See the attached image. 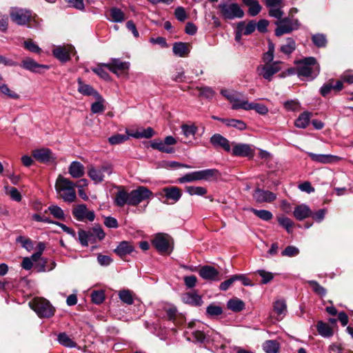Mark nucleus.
Segmentation results:
<instances>
[{
	"mask_svg": "<svg viewBox=\"0 0 353 353\" xmlns=\"http://www.w3.org/2000/svg\"><path fill=\"white\" fill-rule=\"evenodd\" d=\"M256 203H271L276 199V194L269 190H265L257 188L252 194Z\"/></svg>",
	"mask_w": 353,
	"mask_h": 353,
	"instance_id": "obj_14",
	"label": "nucleus"
},
{
	"mask_svg": "<svg viewBox=\"0 0 353 353\" xmlns=\"http://www.w3.org/2000/svg\"><path fill=\"white\" fill-rule=\"evenodd\" d=\"M72 47L67 48L64 46H57L52 50V54L55 58L63 63H65L70 59V50Z\"/></svg>",
	"mask_w": 353,
	"mask_h": 353,
	"instance_id": "obj_25",
	"label": "nucleus"
},
{
	"mask_svg": "<svg viewBox=\"0 0 353 353\" xmlns=\"http://www.w3.org/2000/svg\"><path fill=\"white\" fill-rule=\"evenodd\" d=\"M235 108H241L244 110H255L257 113L265 115L268 112V108L266 105L257 103H250L248 100L243 101L239 105H236Z\"/></svg>",
	"mask_w": 353,
	"mask_h": 353,
	"instance_id": "obj_20",
	"label": "nucleus"
},
{
	"mask_svg": "<svg viewBox=\"0 0 353 353\" xmlns=\"http://www.w3.org/2000/svg\"><path fill=\"white\" fill-rule=\"evenodd\" d=\"M231 154L234 157L253 158L254 150L246 143L232 142Z\"/></svg>",
	"mask_w": 353,
	"mask_h": 353,
	"instance_id": "obj_11",
	"label": "nucleus"
},
{
	"mask_svg": "<svg viewBox=\"0 0 353 353\" xmlns=\"http://www.w3.org/2000/svg\"><path fill=\"white\" fill-rule=\"evenodd\" d=\"M201 180L210 181L217 179L221 176L219 171L216 169H206L199 170Z\"/></svg>",
	"mask_w": 353,
	"mask_h": 353,
	"instance_id": "obj_35",
	"label": "nucleus"
},
{
	"mask_svg": "<svg viewBox=\"0 0 353 353\" xmlns=\"http://www.w3.org/2000/svg\"><path fill=\"white\" fill-rule=\"evenodd\" d=\"M134 251V245L131 242L127 241L120 242L117 247L113 250L121 259H124L127 255L132 254Z\"/></svg>",
	"mask_w": 353,
	"mask_h": 353,
	"instance_id": "obj_18",
	"label": "nucleus"
},
{
	"mask_svg": "<svg viewBox=\"0 0 353 353\" xmlns=\"http://www.w3.org/2000/svg\"><path fill=\"white\" fill-rule=\"evenodd\" d=\"M308 284L312 288L313 292L317 295L323 297L325 296L327 290L325 288L321 286L317 281L312 280L308 281Z\"/></svg>",
	"mask_w": 353,
	"mask_h": 353,
	"instance_id": "obj_49",
	"label": "nucleus"
},
{
	"mask_svg": "<svg viewBox=\"0 0 353 353\" xmlns=\"http://www.w3.org/2000/svg\"><path fill=\"white\" fill-rule=\"evenodd\" d=\"M110 16L114 22H122L124 19L123 12L117 8L110 10Z\"/></svg>",
	"mask_w": 353,
	"mask_h": 353,
	"instance_id": "obj_64",
	"label": "nucleus"
},
{
	"mask_svg": "<svg viewBox=\"0 0 353 353\" xmlns=\"http://www.w3.org/2000/svg\"><path fill=\"white\" fill-rule=\"evenodd\" d=\"M3 78L0 79V92L6 95L7 97L13 99H19L20 96L15 92L11 90L7 84L2 82Z\"/></svg>",
	"mask_w": 353,
	"mask_h": 353,
	"instance_id": "obj_46",
	"label": "nucleus"
},
{
	"mask_svg": "<svg viewBox=\"0 0 353 353\" xmlns=\"http://www.w3.org/2000/svg\"><path fill=\"white\" fill-rule=\"evenodd\" d=\"M186 192L190 195H198V196H203L207 193V189L203 187L200 186H186L185 187Z\"/></svg>",
	"mask_w": 353,
	"mask_h": 353,
	"instance_id": "obj_52",
	"label": "nucleus"
},
{
	"mask_svg": "<svg viewBox=\"0 0 353 353\" xmlns=\"http://www.w3.org/2000/svg\"><path fill=\"white\" fill-rule=\"evenodd\" d=\"M77 83L79 92L85 96H93L97 99H102L101 95L92 86L84 83L81 78L77 79Z\"/></svg>",
	"mask_w": 353,
	"mask_h": 353,
	"instance_id": "obj_23",
	"label": "nucleus"
},
{
	"mask_svg": "<svg viewBox=\"0 0 353 353\" xmlns=\"http://www.w3.org/2000/svg\"><path fill=\"white\" fill-rule=\"evenodd\" d=\"M219 8L225 19H241L245 14L243 10L236 3H221Z\"/></svg>",
	"mask_w": 353,
	"mask_h": 353,
	"instance_id": "obj_5",
	"label": "nucleus"
},
{
	"mask_svg": "<svg viewBox=\"0 0 353 353\" xmlns=\"http://www.w3.org/2000/svg\"><path fill=\"white\" fill-rule=\"evenodd\" d=\"M154 131L152 128L148 127L146 129H142L141 130H137L136 132L130 134L129 135L136 139H150L153 137Z\"/></svg>",
	"mask_w": 353,
	"mask_h": 353,
	"instance_id": "obj_42",
	"label": "nucleus"
},
{
	"mask_svg": "<svg viewBox=\"0 0 353 353\" xmlns=\"http://www.w3.org/2000/svg\"><path fill=\"white\" fill-rule=\"evenodd\" d=\"M48 211L55 218L63 220L65 218L63 210L58 205H52L48 207Z\"/></svg>",
	"mask_w": 353,
	"mask_h": 353,
	"instance_id": "obj_56",
	"label": "nucleus"
},
{
	"mask_svg": "<svg viewBox=\"0 0 353 353\" xmlns=\"http://www.w3.org/2000/svg\"><path fill=\"white\" fill-rule=\"evenodd\" d=\"M316 329L319 334L325 338H329L333 335V330L330 325L322 321H318Z\"/></svg>",
	"mask_w": 353,
	"mask_h": 353,
	"instance_id": "obj_34",
	"label": "nucleus"
},
{
	"mask_svg": "<svg viewBox=\"0 0 353 353\" xmlns=\"http://www.w3.org/2000/svg\"><path fill=\"white\" fill-rule=\"evenodd\" d=\"M74 187V183L61 175L57 178L55 184V188L59 196L68 203L74 201L77 198Z\"/></svg>",
	"mask_w": 353,
	"mask_h": 353,
	"instance_id": "obj_3",
	"label": "nucleus"
},
{
	"mask_svg": "<svg viewBox=\"0 0 353 353\" xmlns=\"http://www.w3.org/2000/svg\"><path fill=\"white\" fill-rule=\"evenodd\" d=\"M206 312L207 314L210 316H216L221 315L223 313V309L219 305L210 304L207 307Z\"/></svg>",
	"mask_w": 353,
	"mask_h": 353,
	"instance_id": "obj_59",
	"label": "nucleus"
},
{
	"mask_svg": "<svg viewBox=\"0 0 353 353\" xmlns=\"http://www.w3.org/2000/svg\"><path fill=\"white\" fill-rule=\"evenodd\" d=\"M256 273L262 278L261 283L267 284L274 279V274L264 270H258Z\"/></svg>",
	"mask_w": 353,
	"mask_h": 353,
	"instance_id": "obj_61",
	"label": "nucleus"
},
{
	"mask_svg": "<svg viewBox=\"0 0 353 353\" xmlns=\"http://www.w3.org/2000/svg\"><path fill=\"white\" fill-rule=\"evenodd\" d=\"M172 50L175 55L180 57H184L187 56L190 52L188 44L183 42L174 43L173 45Z\"/></svg>",
	"mask_w": 353,
	"mask_h": 353,
	"instance_id": "obj_32",
	"label": "nucleus"
},
{
	"mask_svg": "<svg viewBox=\"0 0 353 353\" xmlns=\"http://www.w3.org/2000/svg\"><path fill=\"white\" fill-rule=\"evenodd\" d=\"M129 139V135L117 134L108 138V142L111 145H118L124 143Z\"/></svg>",
	"mask_w": 353,
	"mask_h": 353,
	"instance_id": "obj_55",
	"label": "nucleus"
},
{
	"mask_svg": "<svg viewBox=\"0 0 353 353\" xmlns=\"http://www.w3.org/2000/svg\"><path fill=\"white\" fill-rule=\"evenodd\" d=\"M88 175L95 183H100L103 181L104 175L102 170L93 166L88 168Z\"/></svg>",
	"mask_w": 353,
	"mask_h": 353,
	"instance_id": "obj_38",
	"label": "nucleus"
},
{
	"mask_svg": "<svg viewBox=\"0 0 353 353\" xmlns=\"http://www.w3.org/2000/svg\"><path fill=\"white\" fill-rule=\"evenodd\" d=\"M152 244L161 254H170L172 250L169 241V236L165 234H157L152 239Z\"/></svg>",
	"mask_w": 353,
	"mask_h": 353,
	"instance_id": "obj_10",
	"label": "nucleus"
},
{
	"mask_svg": "<svg viewBox=\"0 0 353 353\" xmlns=\"http://www.w3.org/2000/svg\"><path fill=\"white\" fill-rule=\"evenodd\" d=\"M251 211L256 215L257 217L261 219L268 221L271 220L273 217V215L271 212L266 210H256L254 208H252Z\"/></svg>",
	"mask_w": 353,
	"mask_h": 353,
	"instance_id": "obj_51",
	"label": "nucleus"
},
{
	"mask_svg": "<svg viewBox=\"0 0 353 353\" xmlns=\"http://www.w3.org/2000/svg\"><path fill=\"white\" fill-rule=\"evenodd\" d=\"M296 74L301 79H314L320 71V66L314 57H309L296 61Z\"/></svg>",
	"mask_w": 353,
	"mask_h": 353,
	"instance_id": "obj_2",
	"label": "nucleus"
},
{
	"mask_svg": "<svg viewBox=\"0 0 353 353\" xmlns=\"http://www.w3.org/2000/svg\"><path fill=\"white\" fill-rule=\"evenodd\" d=\"M343 88L341 81H335L333 79H330L327 83H324L320 88V94L325 97L332 90L335 92L341 91Z\"/></svg>",
	"mask_w": 353,
	"mask_h": 353,
	"instance_id": "obj_17",
	"label": "nucleus"
},
{
	"mask_svg": "<svg viewBox=\"0 0 353 353\" xmlns=\"http://www.w3.org/2000/svg\"><path fill=\"white\" fill-rule=\"evenodd\" d=\"M311 115L312 113L307 111L301 113L294 122L295 126L299 128H305L310 123Z\"/></svg>",
	"mask_w": 353,
	"mask_h": 353,
	"instance_id": "obj_37",
	"label": "nucleus"
},
{
	"mask_svg": "<svg viewBox=\"0 0 353 353\" xmlns=\"http://www.w3.org/2000/svg\"><path fill=\"white\" fill-rule=\"evenodd\" d=\"M23 46L26 50L31 52L40 54L41 52V49L31 39L25 41L23 43Z\"/></svg>",
	"mask_w": 353,
	"mask_h": 353,
	"instance_id": "obj_62",
	"label": "nucleus"
},
{
	"mask_svg": "<svg viewBox=\"0 0 353 353\" xmlns=\"http://www.w3.org/2000/svg\"><path fill=\"white\" fill-rule=\"evenodd\" d=\"M69 173L74 178H80L84 174V167L78 161H73L69 167Z\"/></svg>",
	"mask_w": 353,
	"mask_h": 353,
	"instance_id": "obj_33",
	"label": "nucleus"
},
{
	"mask_svg": "<svg viewBox=\"0 0 353 353\" xmlns=\"http://www.w3.org/2000/svg\"><path fill=\"white\" fill-rule=\"evenodd\" d=\"M79 241L83 247L88 246V242L95 243V239L92 238L90 232L79 230L78 232Z\"/></svg>",
	"mask_w": 353,
	"mask_h": 353,
	"instance_id": "obj_40",
	"label": "nucleus"
},
{
	"mask_svg": "<svg viewBox=\"0 0 353 353\" xmlns=\"http://www.w3.org/2000/svg\"><path fill=\"white\" fill-rule=\"evenodd\" d=\"M245 303L238 298L231 299L227 303L228 308L234 312L243 311L245 309Z\"/></svg>",
	"mask_w": 353,
	"mask_h": 353,
	"instance_id": "obj_36",
	"label": "nucleus"
},
{
	"mask_svg": "<svg viewBox=\"0 0 353 353\" xmlns=\"http://www.w3.org/2000/svg\"><path fill=\"white\" fill-rule=\"evenodd\" d=\"M29 305L40 318L48 319L54 314L55 308L48 300L43 297L34 298Z\"/></svg>",
	"mask_w": 353,
	"mask_h": 353,
	"instance_id": "obj_4",
	"label": "nucleus"
},
{
	"mask_svg": "<svg viewBox=\"0 0 353 353\" xmlns=\"http://www.w3.org/2000/svg\"><path fill=\"white\" fill-rule=\"evenodd\" d=\"M183 135L185 137L184 143H190L197 132V127L194 125L183 124L181 125Z\"/></svg>",
	"mask_w": 353,
	"mask_h": 353,
	"instance_id": "obj_27",
	"label": "nucleus"
},
{
	"mask_svg": "<svg viewBox=\"0 0 353 353\" xmlns=\"http://www.w3.org/2000/svg\"><path fill=\"white\" fill-rule=\"evenodd\" d=\"M280 70L281 68L277 62H274L270 65L267 64L265 65H259L257 68L259 74L268 81H271L272 76L280 71Z\"/></svg>",
	"mask_w": 353,
	"mask_h": 353,
	"instance_id": "obj_15",
	"label": "nucleus"
},
{
	"mask_svg": "<svg viewBox=\"0 0 353 353\" xmlns=\"http://www.w3.org/2000/svg\"><path fill=\"white\" fill-rule=\"evenodd\" d=\"M199 274V276L205 280L211 281L219 280V271L211 265H203L200 268Z\"/></svg>",
	"mask_w": 353,
	"mask_h": 353,
	"instance_id": "obj_19",
	"label": "nucleus"
},
{
	"mask_svg": "<svg viewBox=\"0 0 353 353\" xmlns=\"http://www.w3.org/2000/svg\"><path fill=\"white\" fill-rule=\"evenodd\" d=\"M159 194L165 197L168 202L170 201L172 203H175L180 200L182 191L176 186H168L163 188Z\"/></svg>",
	"mask_w": 353,
	"mask_h": 353,
	"instance_id": "obj_13",
	"label": "nucleus"
},
{
	"mask_svg": "<svg viewBox=\"0 0 353 353\" xmlns=\"http://www.w3.org/2000/svg\"><path fill=\"white\" fill-rule=\"evenodd\" d=\"M20 66L32 72H40V69H49L48 65L38 63L34 59L29 57L23 59Z\"/></svg>",
	"mask_w": 353,
	"mask_h": 353,
	"instance_id": "obj_22",
	"label": "nucleus"
},
{
	"mask_svg": "<svg viewBox=\"0 0 353 353\" xmlns=\"http://www.w3.org/2000/svg\"><path fill=\"white\" fill-rule=\"evenodd\" d=\"M312 161L321 163H330L338 161L340 158L332 154H316L312 152H307Z\"/></svg>",
	"mask_w": 353,
	"mask_h": 353,
	"instance_id": "obj_24",
	"label": "nucleus"
},
{
	"mask_svg": "<svg viewBox=\"0 0 353 353\" xmlns=\"http://www.w3.org/2000/svg\"><path fill=\"white\" fill-rule=\"evenodd\" d=\"M119 299L127 305H132L134 303L133 292L129 290H123L119 292Z\"/></svg>",
	"mask_w": 353,
	"mask_h": 353,
	"instance_id": "obj_47",
	"label": "nucleus"
},
{
	"mask_svg": "<svg viewBox=\"0 0 353 353\" xmlns=\"http://www.w3.org/2000/svg\"><path fill=\"white\" fill-rule=\"evenodd\" d=\"M274 311L279 317H283L287 312V305L284 300L276 301L274 303Z\"/></svg>",
	"mask_w": 353,
	"mask_h": 353,
	"instance_id": "obj_45",
	"label": "nucleus"
},
{
	"mask_svg": "<svg viewBox=\"0 0 353 353\" xmlns=\"http://www.w3.org/2000/svg\"><path fill=\"white\" fill-rule=\"evenodd\" d=\"M279 26L275 30V34L277 37L284 34L290 33L294 30L299 28V23H277Z\"/></svg>",
	"mask_w": 353,
	"mask_h": 353,
	"instance_id": "obj_29",
	"label": "nucleus"
},
{
	"mask_svg": "<svg viewBox=\"0 0 353 353\" xmlns=\"http://www.w3.org/2000/svg\"><path fill=\"white\" fill-rule=\"evenodd\" d=\"M32 156L37 161L43 163H49L54 159L52 151L46 148L33 150Z\"/></svg>",
	"mask_w": 353,
	"mask_h": 353,
	"instance_id": "obj_21",
	"label": "nucleus"
},
{
	"mask_svg": "<svg viewBox=\"0 0 353 353\" xmlns=\"http://www.w3.org/2000/svg\"><path fill=\"white\" fill-rule=\"evenodd\" d=\"M5 189L6 194H9L13 201L17 202H20L21 201L22 196L16 188L5 186Z\"/></svg>",
	"mask_w": 353,
	"mask_h": 353,
	"instance_id": "obj_54",
	"label": "nucleus"
},
{
	"mask_svg": "<svg viewBox=\"0 0 353 353\" xmlns=\"http://www.w3.org/2000/svg\"><path fill=\"white\" fill-rule=\"evenodd\" d=\"M16 241L21 244V246L27 250H30L33 248V243L31 239L19 236L17 238Z\"/></svg>",
	"mask_w": 353,
	"mask_h": 353,
	"instance_id": "obj_63",
	"label": "nucleus"
},
{
	"mask_svg": "<svg viewBox=\"0 0 353 353\" xmlns=\"http://www.w3.org/2000/svg\"><path fill=\"white\" fill-rule=\"evenodd\" d=\"M222 123L228 127H232L241 131L247 128L246 123L240 119H228V120H222Z\"/></svg>",
	"mask_w": 353,
	"mask_h": 353,
	"instance_id": "obj_41",
	"label": "nucleus"
},
{
	"mask_svg": "<svg viewBox=\"0 0 353 353\" xmlns=\"http://www.w3.org/2000/svg\"><path fill=\"white\" fill-rule=\"evenodd\" d=\"M221 94L225 97L231 103L232 110H239L241 108H235L236 105H239L245 99H239L235 94L230 92L228 90H222Z\"/></svg>",
	"mask_w": 353,
	"mask_h": 353,
	"instance_id": "obj_31",
	"label": "nucleus"
},
{
	"mask_svg": "<svg viewBox=\"0 0 353 353\" xmlns=\"http://www.w3.org/2000/svg\"><path fill=\"white\" fill-rule=\"evenodd\" d=\"M103 67H105L103 63L100 64L97 67L92 68V70L101 79L108 81L110 79V76L108 72L103 69Z\"/></svg>",
	"mask_w": 353,
	"mask_h": 353,
	"instance_id": "obj_60",
	"label": "nucleus"
},
{
	"mask_svg": "<svg viewBox=\"0 0 353 353\" xmlns=\"http://www.w3.org/2000/svg\"><path fill=\"white\" fill-rule=\"evenodd\" d=\"M57 340L61 345L67 347H74L77 346V343L65 332L60 333L58 335Z\"/></svg>",
	"mask_w": 353,
	"mask_h": 353,
	"instance_id": "obj_43",
	"label": "nucleus"
},
{
	"mask_svg": "<svg viewBox=\"0 0 353 353\" xmlns=\"http://www.w3.org/2000/svg\"><path fill=\"white\" fill-rule=\"evenodd\" d=\"M117 188L118 192L115 193L114 203L119 208L125 205L137 206L152 196V192L144 186H139L130 192H128L123 186H117Z\"/></svg>",
	"mask_w": 353,
	"mask_h": 353,
	"instance_id": "obj_1",
	"label": "nucleus"
},
{
	"mask_svg": "<svg viewBox=\"0 0 353 353\" xmlns=\"http://www.w3.org/2000/svg\"><path fill=\"white\" fill-rule=\"evenodd\" d=\"M92 301L97 305H99L105 300V293L103 290H94L91 293Z\"/></svg>",
	"mask_w": 353,
	"mask_h": 353,
	"instance_id": "obj_57",
	"label": "nucleus"
},
{
	"mask_svg": "<svg viewBox=\"0 0 353 353\" xmlns=\"http://www.w3.org/2000/svg\"><path fill=\"white\" fill-rule=\"evenodd\" d=\"M242 1L248 8V13L249 15L254 17L260 12L261 6L257 0H242Z\"/></svg>",
	"mask_w": 353,
	"mask_h": 353,
	"instance_id": "obj_30",
	"label": "nucleus"
},
{
	"mask_svg": "<svg viewBox=\"0 0 353 353\" xmlns=\"http://www.w3.org/2000/svg\"><path fill=\"white\" fill-rule=\"evenodd\" d=\"M200 174L199 170V171H194L192 172H190L188 174H185L182 177H180L178 179V182L179 183H190L196 181H200Z\"/></svg>",
	"mask_w": 353,
	"mask_h": 353,
	"instance_id": "obj_44",
	"label": "nucleus"
},
{
	"mask_svg": "<svg viewBox=\"0 0 353 353\" xmlns=\"http://www.w3.org/2000/svg\"><path fill=\"white\" fill-rule=\"evenodd\" d=\"M312 41L317 48H325L327 46L326 36L321 33H317L312 36Z\"/></svg>",
	"mask_w": 353,
	"mask_h": 353,
	"instance_id": "obj_48",
	"label": "nucleus"
},
{
	"mask_svg": "<svg viewBox=\"0 0 353 353\" xmlns=\"http://www.w3.org/2000/svg\"><path fill=\"white\" fill-rule=\"evenodd\" d=\"M278 222L286 230L288 233L290 234L292 232V226L294 223L288 217H280L278 219Z\"/></svg>",
	"mask_w": 353,
	"mask_h": 353,
	"instance_id": "obj_58",
	"label": "nucleus"
},
{
	"mask_svg": "<svg viewBox=\"0 0 353 353\" xmlns=\"http://www.w3.org/2000/svg\"><path fill=\"white\" fill-rule=\"evenodd\" d=\"M103 65L114 74H118L119 72L128 71L130 68V63L122 61L119 59H111L109 63H103Z\"/></svg>",
	"mask_w": 353,
	"mask_h": 353,
	"instance_id": "obj_16",
	"label": "nucleus"
},
{
	"mask_svg": "<svg viewBox=\"0 0 353 353\" xmlns=\"http://www.w3.org/2000/svg\"><path fill=\"white\" fill-rule=\"evenodd\" d=\"M183 300L185 303L193 306H200L203 303L201 296L194 291L184 294Z\"/></svg>",
	"mask_w": 353,
	"mask_h": 353,
	"instance_id": "obj_26",
	"label": "nucleus"
},
{
	"mask_svg": "<svg viewBox=\"0 0 353 353\" xmlns=\"http://www.w3.org/2000/svg\"><path fill=\"white\" fill-rule=\"evenodd\" d=\"M263 349L266 353H279L280 344L276 340H268L263 343Z\"/></svg>",
	"mask_w": 353,
	"mask_h": 353,
	"instance_id": "obj_39",
	"label": "nucleus"
},
{
	"mask_svg": "<svg viewBox=\"0 0 353 353\" xmlns=\"http://www.w3.org/2000/svg\"><path fill=\"white\" fill-rule=\"evenodd\" d=\"M311 215L312 211L306 205H298L295 208L294 211V216L299 221H302L307 217H310Z\"/></svg>",
	"mask_w": 353,
	"mask_h": 353,
	"instance_id": "obj_28",
	"label": "nucleus"
},
{
	"mask_svg": "<svg viewBox=\"0 0 353 353\" xmlns=\"http://www.w3.org/2000/svg\"><path fill=\"white\" fill-rule=\"evenodd\" d=\"M269 23H237L235 28V41L238 43L241 42L243 34L249 35L252 34L256 29V25L258 30L261 32L267 31V26Z\"/></svg>",
	"mask_w": 353,
	"mask_h": 353,
	"instance_id": "obj_6",
	"label": "nucleus"
},
{
	"mask_svg": "<svg viewBox=\"0 0 353 353\" xmlns=\"http://www.w3.org/2000/svg\"><path fill=\"white\" fill-rule=\"evenodd\" d=\"M10 19L13 21L17 22H31L36 21L37 15L31 10L21 8H11L9 12Z\"/></svg>",
	"mask_w": 353,
	"mask_h": 353,
	"instance_id": "obj_7",
	"label": "nucleus"
},
{
	"mask_svg": "<svg viewBox=\"0 0 353 353\" xmlns=\"http://www.w3.org/2000/svg\"><path fill=\"white\" fill-rule=\"evenodd\" d=\"M210 143L216 150H223L228 153L231 152L232 143L221 134H213L210 139Z\"/></svg>",
	"mask_w": 353,
	"mask_h": 353,
	"instance_id": "obj_12",
	"label": "nucleus"
},
{
	"mask_svg": "<svg viewBox=\"0 0 353 353\" xmlns=\"http://www.w3.org/2000/svg\"><path fill=\"white\" fill-rule=\"evenodd\" d=\"M296 48L295 41L289 38L286 41V43L281 46V51L285 54H290L292 53Z\"/></svg>",
	"mask_w": 353,
	"mask_h": 353,
	"instance_id": "obj_53",
	"label": "nucleus"
},
{
	"mask_svg": "<svg viewBox=\"0 0 353 353\" xmlns=\"http://www.w3.org/2000/svg\"><path fill=\"white\" fill-rule=\"evenodd\" d=\"M74 218L79 221H93L95 219V214L93 210H89L85 204L75 205L72 210Z\"/></svg>",
	"mask_w": 353,
	"mask_h": 353,
	"instance_id": "obj_9",
	"label": "nucleus"
},
{
	"mask_svg": "<svg viewBox=\"0 0 353 353\" xmlns=\"http://www.w3.org/2000/svg\"><path fill=\"white\" fill-rule=\"evenodd\" d=\"M88 232H90L92 238L97 239L99 241L104 239L105 236V233L103 231V228L100 225H94L91 230H88Z\"/></svg>",
	"mask_w": 353,
	"mask_h": 353,
	"instance_id": "obj_50",
	"label": "nucleus"
},
{
	"mask_svg": "<svg viewBox=\"0 0 353 353\" xmlns=\"http://www.w3.org/2000/svg\"><path fill=\"white\" fill-rule=\"evenodd\" d=\"M176 143V140L172 136H168L164 141L154 139L151 142L150 146L154 150H157L161 152L172 154L175 150L172 145Z\"/></svg>",
	"mask_w": 353,
	"mask_h": 353,
	"instance_id": "obj_8",
	"label": "nucleus"
}]
</instances>
